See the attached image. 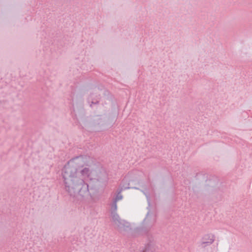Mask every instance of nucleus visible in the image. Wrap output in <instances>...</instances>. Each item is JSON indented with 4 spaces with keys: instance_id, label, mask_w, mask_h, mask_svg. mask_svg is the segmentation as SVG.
<instances>
[{
    "instance_id": "obj_1",
    "label": "nucleus",
    "mask_w": 252,
    "mask_h": 252,
    "mask_svg": "<svg viewBox=\"0 0 252 252\" xmlns=\"http://www.w3.org/2000/svg\"><path fill=\"white\" fill-rule=\"evenodd\" d=\"M79 163L81 165V167L77 171H74L69 166L64 167L63 176L66 185L76 187L79 184L82 185L85 180L92 179V171L88 165L85 163L83 158L79 159Z\"/></svg>"
},
{
    "instance_id": "obj_2",
    "label": "nucleus",
    "mask_w": 252,
    "mask_h": 252,
    "mask_svg": "<svg viewBox=\"0 0 252 252\" xmlns=\"http://www.w3.org/2000/svg\"><path fill=\"white\" fill-rule=\"evenodd\" d=\"M122 198V196L120 195V196H118L116 198V200H120Z\"/></svg>"
},
{
    "instance_id": "obj_3",
    "label": "nucleus",
    "mask_w": 252,
    "mask_h": 252,
    "mask_svg": "<svg viewBox=\"0 0 252 252\" xmlns=\"http://www.w3.org/2000/svg\"><path fill=\"white\" fill-rule=\"evenodd\" d=\"M113 207L114 208V210H116L117 209V205H116V203H115L113 206Z\"/></svg>"
}]
</instances>
